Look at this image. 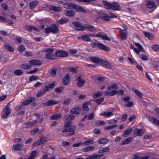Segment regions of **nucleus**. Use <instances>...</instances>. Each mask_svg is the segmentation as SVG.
I'll use <instances>...</instances> for the list:
<instances>
[{
	"mask_svg": "<svg viewBox=\"0 0 159 159\" xmlns=\"http://www.w3.org/2000/svg\"><path fill=\"white\" fill-rule=\"evenodd\" d=\"M139 57L144 61H146L148 59V57L145 54H142L139 56Z\"/></svg>",
	"mask_w": 159,
	"mask_h": 159,
	"instance_id": "nucleus-49",
	"label": "nucleus"
},
{
	"mask_svg": "<svg viewBox=\"0 0 159 159\" xmlns=\"http://www.w3.org/2000/svg\"><path fill=\"white\" fill-rule=\"evenodd\" d=\"M94 148L95 147L93 146H88L85 148H83L82 150L84 152H88L93 150Z\"/></svg>",
	"mask_w": 159,
	"mask_h": 159,
	"instance_id": "nucleus-42",
	"label": "nucleus"
},
{
	"mask_svg": "<svg viewBox=\"0 0 159 159\" xmlns=\"http://www.w3.org/2000/svg\"><path fill=\"white\" fill-rule=\"evenodd\" d=\"M143 33L144 36L149 39L152 40L154 38V35L151 33L144 31Z\"/></svg>",
	"mask_w": 159,
	"mask_h": 159,
	"instance_id": "nucleus-26",
	"label": "nucleus"
},
{
	"mask_svg": "<svg viewBox=\"0 0 159 159\" xmlns=\"http://www.w3.org/2000/svg\"><path fill=\"white\" fill-rule=\"evenodd\" d=\"M102 94V92H99L98 93L93 94V97L94 98H96L100 97Z\"/></svg>",
	"mask_w": 159,
	"mask_h": 159,
	"instance_id": "nucleus-57",
	"label": "nucleus"
},
{
	"mask_svg": "<svg viewBox=\"0 0 159 159\" xmlns=\"http://www.w3.org/2000/svg\"><path fill=\"white\" fill-rule=\"evenodd\" d=\"M49 8L52 10L57 12H60L62 11V9L60 7L50 6L49 7Z\"/></svg>",
	"mask_w": 159,
	"mask_h": 159,
	"instance_id": "nucleus-27",
	"label": "nucleus"
},
{
	"mask_svg": "<svg viewBox=\"0 0 159 159\" xmlns=\"http://www.w3.org/2000/svg\"><path fill=\"white\" fill-rule=\"evenodd\" d=\"M110 148L108 147H106L104 148H100L98 152L99 153H102L105 152H107L109 151Z\"/></svg>",
	"mask_w": 159,
	"mask_h": 159,
	"instance_id": "nucleus-38",
	"label": "nucleus"
},
{
	"mask_svg": "<svg viewBox=\"0 0 159 159\" xmlns=\"http://www.w3.org/2000/svg\"><path fill=\"white\" fill-rule=\"evenodd\" d=\"M146 117L148 119V120L152 123L156 125H159V121L155 118L150 116L148 114H146Z\"/></svg>",
	"mask_w": 159,
	"mask_h": 159,
	"instance_id": "nucleus-12",
	"label": "nucleus"
},
{
	"mask_svg": "<svg viewBox=\"0 0 159 159\" xmlns=\"http://www.w3.org/2000/svg\"><path fill=\"white\" fill-rule=\"evenodd\" d=\"M38 2L37 1H34L30 3L29 9H32L35 8L38 4Z\"/></svg>",
	"mask_w": 159,
	"mask_h": 159,
	"instance_id": "nucleus-32",
	"label": "nucleus"
},
{
	"mask_svg": "<svg viewBox=\"0 0 159 159\" xmlns=\"http://www.w3.org/2000/svg\"><path fill=\"white\" fill-rule=\"evenodd\" d=\"M75 127L73 126H69L66 127L65 129L62 130V132L63 133H68V134L70 135H72L75 133Z\"/></svg>",
	"mask_w": 159,
	"mask_h": 159,
	"instance_id": "nucleus-4",
	"label": "nucleus"
},
{
	"mask_svg": "<svg viewBox=\"0 0 159 159\" xmlns=\"http://www.w3.org/2000/svg\"><path fill=\"white\" fill-rule=\"evenodd\" d=\"M95 142L94 141V140L93 139H89L82 143V144L84 146H87L91 144H92Z\"/></svg>",
	"mask_w": 159,
	"mask_h": 159,
	"instance_id": "nucleus-31",
	"label": "nucleus"
},
{
	"mask_svg": "<svg viewBox=\"0 0 159 159\" xmlns=\"http://www.w3.org/2000/svg\"><path fill=\"white\" fill-rule=\"evenodd\" d=\"M68 21V19L65 17H63L59 20H57L56 23L58 25H62L67 23Z\"/></svg>",
	"mask_w": 159,
	"mask_h": 159,
	"instance_id": "nucleus-19",
	"label": "nucleus"
},
{
	"mask_svg": "<svg viewBox=\"0 0 159 159\" xmlns=\"http://www.w3.org/2000/svg\"><path fill=\"white\" fill-rule=\"evenodd\" d=\"M103 4L105 8L107 9H111V3H110L106 1H103Z\"/></svg>",
	"mask_w": 159,
	"mask_h": 159,
	"instance_id": "nucleus-36",
	"label": "nucleus"
},
{
	"mask_svg": "<svg viewBox=\"0 0 159 159\" xmlns=\"http://www.w3.org/2000/svg\"><path fill=\"white\" fill-rule=\"evenodd\" d=\"M62 116L61 113L57 114L52 116L50 119L52 120H58L61 118Z\"/></svg>",
	"mask_w": 159,
	"mask_h": 159,
	"instance_id": "nucleus-22",
	"label": "nucleus"
},
{
	"mask_svg": "<svg viewBox=\"0 0 159 159\" xmlns=\"http://www.w3.org/2000/svg\"><path fill=\"white\" fill-rule=\"evenodd\" d=\"M20 67L24 70L29 69L31 68V66L28 65L23 64L20 66Z\"/></svg>",
	"mask_w": 159,
	"mask_h": 159,
	"instance_id": "nucleus-48",
	"label": "nucleus"
},
{
	"mask_svg": "<svg viewBox=\"0 0 159 159\" xmlns=\"http://www.w3.org/2000/svg\"><path fill=\"white\" fill-rule=\"evenodd\" d=\"M117 126L116 125H111L108 126L104 128V129L105 130H107L111 129L114 128Z\"/></svg>",
	"mask_w": 159,
	"mask_h": 159,
	"instance_id": "nucleus-52",
	"label": "nucleus"
},
{
	"mask_svg": "<svg viewBox=\"0 0 159 159\" xmlns=\"http://www.w3.org/2000/svg\"><path fill=\"white\" fill-rule=\"evenodd\" d=\"M87 30L93 33H95L97 31V30L95 27L87 24L84 25V30Z\"/></svg>",
	"mask_w": 159,
	"mask_h": 159,
	"instance_id": "nucleus-11",
	"label": "nucleus"
},
{
	"mask_svg": "<svg viewBox=\"0 0 159 159\" xmlns=\"http://www.w3.org/2000/svg\"><path fill=\"white\" fill-rule=\"evenodd\" d=\"M14 74L17 75H21L23 73V72L22 70H16L14 71Z\"/></svg>",
	"mask_w": 159,
	"mask_h": 159,
	"instance_id": "nucleus-50",
	"label": "nucleus"
},
{
	"mask_svg": "<svg viewBox=\"0 0 159 159\" xmlns=\"http://www.w3.org/2000/svg\"><path fill=\"white\" fill-rule=\"evenodd\" d=\"M144 133V130L142 129H139L136 128L134 130V134L135 136H141Z\"/></svg>",
	"mask_w": 159,
	"mask_h": 159,
	"instance_id": "nucleus-14",
	"label": "nucleus"
},
{
	"mask_svg": "<svg viewBox=\"0 0 159 159\" xmlns=\"http://www.w3.org/2000/svg\"><path fill=\"white\" fill-rule=\"evenodd\" d=\"M64 88L62 87H60L55 89V91L57 93H60L62 92Z\"/></svg>",
	"mask_w": 159,
	"mask_h": 159,
	"instance_id": "nucleus-54",
	"label": "nucleus"
},
{
	"mask_svg": "<svg viewBox=\"0 0 159 159\" xmlns=\"http://www.w3.org/2000/svg\"><path fill=\"white\" fill-rule=\"evenodd\" d=\"M132 129L131 128L125 131L124 132V136L125 137H127L132 132Z\"/></svg>",
	"mask_w": 159,
	"mask_h": 159,
	"instance_id": "nucleus-40",
	"label": "nucleus"
},
{
	"mask_svg": "<svg viewBox=\"0 0 159 159\" xmlns=\"http://www.w3.org/2000/svg\"><path fill=\"white\" fill-rule=\"evenodd\" d=\"M38 79V77L34 76L32 75L29 78V81H32L33 80H35Z\"/></svg>",
	"mask_w": 159,
	"mask_h": 159,
	"instance_id": "nucleus-58",
	"label": "nucleus"
},
{
	"mask_svg": "<svg viewBox=\"0 0 159 159\" xmlns=\"http://www.w3.org/2000/svg\"><path fill=\"white\" fill-rule=\"evenodd\" d=\"M104 99V98L102 97L100 98L97 99L96 101L95 102L98 104H100L102 102Z\"/></svg>",
	"mask_w": 159,
	"mask_h": 159,
	"instance_id": "nucleus-60",
	"label": "nucleus"
},
{
	"mask_svg": "<svg viewBox=\"0 0 159 159\" xmlns=\"http://www.w3.org/2000/svg\"><path fill=\"white\" fill-rule=\"evenodd\" d=\"M29 63L33 66H40L42 64V61L36 59H33L29 61Z\"/></svg>",
	"mask_w": 159,
	"mask_h": 159,
	"instance_id": "nucleus-16",
	"label": "nucleus"
},
{
	"mask_svg": "<svg viewBox=\"0 0 159 159\" xmlns=\"http://www.w3.org/2000/svg\"><path fill=\"white\" fill-rule=\"evenodd\" d=\"M59 30L57 26L55 24L52 25L50 27L46 28L45 29V32L48 34L52 33L56 34L58 32Z\"/></svg>",
	"mask_w": 159,
	"mask_h": 159,
	"instance_id": "nucleus-3",
	"label": "nucleus"
},
{
	"mask_svg": "<svg viewBox=\"0 0 159 159\" xmlns=\"http://www.w3.org/2000/svg\"><path fill=\"white\" fill-rule=\"evenodd\" d=\"M56 70L55 69L52 70L50 72V75L51 76L54 77L56 75Z\"/></svg>",
	"mask_w": 159,
	"mask_h": 159,
	"instance_id": "nucleus-64",
	"label": "nucleus"
},
{
	"mask_svg": "<svg viewBox=\"0 0 159 159\" xmlns=\"http://www.w3.org/2000/svg\"><path fill=\"white\" fill-rule=\"evenodd\" d=\"M37 154V152L36 151H32L27 159H34L36 157Z\"/></svg>",
	"mask_w": 159,
	"mask_h": 159,
	"instance_id": "nucleus-39",
	"label": "nucleus"
},
{
	"mask_svg": "<svg viewBox=\"0 0 159 159\" xmlns=\"http://www.w3.org/2000/svg\"><path fill=\"white\" fill-rule=\"evenodd\" d=\"M98 47L104 51H108L109 50H110V49L107 47L99 42L98 43Z\"/></svg>",
	"mask_w": 159,
	"mask_h": 159,
	"instance_id": "nucleus-29",
	"label": "nucleus"
},
{
	"mask_svg": "<svg viewBox=\"0 0 159 159\" xmlns=\"http://www.w3.org/2000/svg\"><path fill=\"white\" fill-rule=\"evenodd\" d=\"M42 52L45 53V58L47 59H54L56 58V52L54 49L51 48H47L42 50Z\"/></svg>",
	"mask_w": 159,
	"mask_h": 159,
	"instance_id": "nucleus-2",
	"label": "nucleus"
},
{
	"mask_svg": "<svg viewBox=\"0 0 159 159\" xmlns=\"http://www.w3.org/2000/svg\"><path fill=\"white\" fill-rule=\"evenodd\" d=\"M103 65L105 67L111 69L113 67V66L111 64L107 61L104 62H103Z\"/></svg>",
	"mask_w": 159,
	"mask_h": 159,
	"instance_id": "nucleus-47",
	"label": "nucleus"
},
{
	"mask_svg": "<svg viewBox=\"0 0 159 159\" xmlns=\"http://www.w3.org/2000/svg\"><path fill=\"white\" fill-rule=\"evenodd\" d=\"M70 77L69 75H66L63 79V84L66 85L70 83Z\"/></svg>",
	"mask_w": 159,
	"mask_h": 159,
	"instance_id": "nucleus-25",
	"label": "nucleus"
},
{
	"mask_svg": "<svg viewBox=\"0 0 159 159\" xmlns=\"http://www.w3.org/2000/svg\"><path fill=\"white\" fill-rule=\"evenodd\" d=\"M88 103H84L83 105V110L84 112H82V114H84L86 113L87 112L89 111V108L88 107Z\"/></svg>",
	"mask_w": 159,
	"mask_h": 159,
	"instance_id": "nucleus-33",
	"label": "nucleus"
},
{
	"mask_svg": "<svg viewBox=\"0 0 159 159\" xmlns=\"http://www.w3.org/2000/svg\"><path fill=\"white\" fill-rule=\"evenodd\" d=\"M117 122V120L114 119H111L109 120L108 122V124H113L116 123Z\"/></svg>",
	"mask_w": 159,
	"mask_h": 159,
	"instance_id": "nucleus-59",
	"label": "nucleus"
},
{
	"mask_svg": "<svg viewBox=\"0 0 159 159\" xmlns=\"http://www.w3.org/2000/svg\"><path fill=\"white\" fill-rule=\"evenodd\" d=\"M98 16L102 20L105 21H108L110 20L109 16L104 13H99L98 14Z\"/></svg>",
	"mask_w": 159,
	"mask_h": 159,
	"instance_id": "nucleus-7",
	"label": "nucleus"
},
{
	"mask_svg": "<svg viewBox=\"0 0 159 159\" xmlns=\"http://www.w3.org/2000/svg\"><path fill=\"white\" fill-rule=\"evenodd\" d=\"M113 115V113L112 112L109 111L106 112L103 111L101 113L100 115V116H104L107 117H109L112 116Z\"/></svg>",
	"mask_w": 159,
	"mask_h": 159,
	"instance_id": "nucleus-35",
	"label": "nucleus"
},
{
	"mask_svg": "<svg viewBox=\"0 0 159 159\" xmlns=\"http://www.w3.org/2000/svg\"><path fill=\"white\" fill-rule=\"evenodd\" d=\"M75 118L74 116L72 115H67L65 116L63 118V121L66 122H69Z\"/></svg>",
	"mask_w": 159,
	"mask_h": 159,
	"instance_id": "nucleus-15",
	"label": "nucleus"
},
{
	"mask_svg": "<svg viewBox=\"0 0 159 159\" xmlns=\"http://www.w3.org/2000/svg\"><path fill=\"white\" fill-rule=\"evenodd\" d=\"M71 99L70 98H68L65 100L63 102V104L64 105H68L70 104L71 101Z\"/></svg>",
	"mask_w": 159,
	"mask_h": 159,
	"instance_id": "nucleus-56",
	"label": "nucleus"
},
{
	"mask_svg": "<svg viewBox=\"0 0 159 159\" xmlns=\"http://www.w3.org/2000/svg\"><path fill=\"white\" fill-rule=\"evenodd\" d=\"M25 49V47L23 45H21L18 48V50L20 52H22Z\"/></svg>",
	"mask_w": 159,
	"mask_h": 159,
	"instance_id": "nucleus-63",
	"label": "nucleus"
},
{
	"mask_svg": "<svg viewBox=\"0 0 159 159\" xmlns=\"http://www.w3.org/2000/svg\"><path fill=\"white\" fill-rule=\"evenodd\" d=\"M132 138L131 137H128L123 141L121 143V145H123L127 144L130 143L132 140Z\"/></svg>",
	"mask_w": 159,
	"mask_h": 159,
	"instance_id": "nucleus-30",
	"label": "nucleus"
},
{
	"mask_svg": "<svg viewBox=\"0 0 159 159\" xmlns=\"http://www.w3.org/2000/svg\"><path fill=\"white\" fill-rule=\"evenodd\" d=\"M111 9L115 11H119L120 9V5L116 2L111 3Z\"/></svg>",
	"mask_w": 159,
	"mask_h": 159,
	"instance_id": "nucleus-18",
	"label": "nucleus"
},
{
	"mask_svg": "<svg viewBox=\"0 0 159 159\" xmlns=\"http://www.w3.org/2000/svg\"><path fill=\"white\" fill-rule=\"evenodd\" d=\"M4 46L5 49L8 51L12 52L14 51V48L8 44H5Z\"/></svg>",
	"mask_w": 159,
	"mask_h": 159,
	"instance_id": "nucleus-41",
	"label": "nucleus"
},
{
	"mask_svg": "<svg viewBox=\"0 0 159 159\" xmlns=\"http://www.w3.org/2000/svg\"><path fill=\"white\" fill-rule=\"evenodd\" d=\"M59 102L58 101L55 99L49 100L46 102L43 103V105L45 106L49 107L57 104Z\"/></svg>",
	"mask_w": 159,
	"mask_h": 159,
	"instance_id": "nucleus-6",
	"label": "nucleus"
},
{
	"mask_svg": "<svg viewBox=\"0 0 159 159\" xmlns=\"http://www.w3.org/2000/svg\"><path fill=\"white\" fill-rule=\"evenodd\" d=\"M8 106H6V107L2 111V117L3 119L7 118L11 113V109L8 107Z\"/></svg>",
	"mask_w": 159,
	"mask_h": 159,
	"instance_id": "nucleus-5",
	"label": "nucleus"
},
{
	"mask_svg": "<svg viewBox=\"0 0 159 159\" xmlns=\"http://www.w3.org/2000/svg\"><path fill=\"white\" fill-rule=\"evenodd\" d=\"M114 95L118 94L119 95H122L124 94V91L123 90H120L119 91L116 90H113Z\"/></svg>",
	"mask_w": 159,
	"mask_h": 159,
	"instance_id": "nucleus-51",
	"label": "nucleus"
},
{
	"mask_svg": "<svg viewBox=\"0 0 159 159\" xmlns=\"http://www.w3.org/2000/svg\"><path fill=\"white\" fill-rule=\"evenodd\" d=\"M96 36L98 38H101L102 39L110 41L111 39L108 37L107 35L104 33H98V34H96Z\"/></svg>",
	"mask_w": 159,
	"mask_h": 159,
	"instance_id": "nucleus-8",
	"label": "nucleus"
},
{
	"mask_svg": "<svg viewBox=\"0 0 159 159\" xmlns=\"http://www.w3.org/2000/svg\"><path fill=\"white\" fill-rule=\"evenodd\" d=\"M120 33L121 37L123 39L125 40L127 38V33L126 31L118 29Z\"/></svg>",
	"mask_w": 159,
	"mask_h": 159,
	"instance_id": "nucleus-24",
	"label": "nucleus"
},
{
	"mask_svg": "<svg viewBox=\"0 0 159 159\" xmlns=\"http://www.w3.org/2000/svg\"><path fill=\"white\" fill-rule=\"evenodd\" d=\"M108 141V140L107 139L102 138L99 139L98 141V143L99 144H103L107 143Z\"/></svg>",
	"mask_w": 159,
	"mask_h": 159,
	"instance_id": "nucleus-45",
	"label": "nucleus"
},
{
	"mask_svg": "<svg viewBox=\"0 0 159 159\" xmlns=\"http://www.w3.org/2000/svg\"><path fill=\"white\" fill-rule=\"evenodd\" d=\"M135 45L137 47L140 51H143V47L139 43H134Z\"/></svg>",
	"mask_w": 159,
	"mask_h": 159,
	"instance_id": "nucleus-55",
	"label": "nucleus"
},
{
	"mask_svg": "<svg viewBox=\"0 0 159 159\" xmlns=\"http://www.w3.org/2000/svg\"><path fill=\"white\" fill-rule=\"evenodd\" d=\"M98 43L97 40L93 39L92 40L90 45L92 47L94 48L97 46L98 47Z\"/></svg>",
	"mask_w": 159,
	"mask_h": 159,
	"instance_id": "nucleus-43",
	"label": "nucleus"
},
{
	"mask_svg": "<svg viewBox=\"0 0 159 159\" xmlns=\"http://www.w3.org/2000/svg\"><path fill=\"white\" fill-rule=\"evenodd\" d=\"M132 90L136 95H137L138 97L140 98H142V94L140 91H139L136 89L133 88H132Z\"/></svg>",
	"mask_w": 159,
	"mask_h": 159,
	"instance_id": "nucleus-44",
	"label": "nucleus"
},
{
	"mask_svg": "<svg viewBox=\"0 0 159 159\" xmlns=\"http://www.w3.org/2000/svg\"><path fill=\"white\" fill-rule=\"evenodd\" d=\"M72 24L75 26L76 30L80 31H84V25L83 26L78 22H73Z\"/></svg>",
	"mask_w": 159,
	"mask_h": 159,
	"instance_id": "nucleus-13",
	"label": "nucleus"
},
{
	"mask_svg": "<svg viewBox=\"0 0 159 159\" xmlns=\"http://www.w3.org/2000/svg\"><path fill=\"white\" fill-rule=\"evenodd\" d=\"M146 6L147 7L149 8H151L154 7L155 4L153 2L149 1L147 2Z\"/></svg>",
	"mask_w": 159,
	"mask_h": 159,
	"instance_id": "nucleus-46",
	"label": "nucleus"
},
{
	"mask_svg": "<svg viewBox=\"0 0 159 159\" xmlns=\"http://www.w3.org/2000/svg\"><path fill=\"white\" fill-rule=\"evenodd\" d=\"M78 81L77 85L79 87H81L83 86L85 82V80L81 79L80 76H78L77 78Z\"/></svg>",
	"mask_w": 159,
	"mask_h": 159,
	"instance_id": "nucleus-20",
	"label": "nucleus"
},
{
	"mask_svg": "<svg viewBox=\"0 0 159 159\" xmlns=\"http://www.w3.org/2000/svg\"><path fill=\"white\" fill-rule=\"evenodd\" d=\"M64 13L65 16H68L73 17L75 15V11L74 10H65Z\"/></svg>",
	"mask_w": 159,
	"mask_h": 159,
	"instance_id": "nucleus-17",
	"label": "nucleus"
},
{
	"mask_svg": "<svg viewBox=\"0 0 159 159\" xmlns=\"http://www.w3.org/2000/svg\"><path fill=\"white\" fill-rule=\"evenodd\" d=\"M36 100V98L34 97H31L29 98L26 100L22 102L21 105L22 106H25L29 104L34 102Z\"/></svg>",
	"mask_w": 159,
	"mask_h": 159,
	"instance_id": "nucleus-9",
	"label": "nucleus"
},
{
	"mask_svg": "<svg viewBox=\"0 0 159 159\" xmlns=\"http://www.w3.org/2000/svg\"><path fill=\"white\" fill-rule=\"evenodd\" d=\"M45 93L44 91H42L39 92L36 95V97H39L42 95H43Z\"/></svg>",
	"mask_w": 159,
	"mask_h": 159,
	"instance_id": "nucleus-62",
	"label": "nucleus"
},
{
	"mask_svg": "<svg viewBox=\"0 0 159 159\" xmlns=\"http://www.w3.org/2000/svg\"><path fill=\"white\" fill-rule=\"evenodd\" d=\"M63 7L66 9H74L76 11L85 13L86 10L79 5L75 4L72 3L65 2L63 5Z\"/></svg>",
	"mask_w": 159,
	"mask_h": 159,
	"instance_id": "nucleus-1",
	"label": "nucleus"
},
{
	"mask_svg": "<svg viewBox=\"0 0 159 159\" xmlns=\"http://www.w3.org/2000/svg\"><path fill=\"white\" fill-rule=\"evenodd\" d=\"M23 145L22 144H17L12 146V148L13 150H17L18 151H20Z\"/></svg>",
	"mask_w": 159,
	"mask_h": 159,
	"instance_id": "nucleus-23",
	"label": "nucleus"
},
{
	"mask_svg": "<svg viewBox=\"0 0 159 159\" xmlns=\"http://www.w3.org/2000/svg\"><path fill=\"white\" fill-rule=\"evenodd\" d=\"M80 110V108L79 107H75L72 109L70 111L71 114L78 115L79 114Z\"/></svg>",
	"mask_w": 159,
	"mask_h": 159,
	"instance_id": "nucleus-21",
	"label": "nucleus"
},
{
	"mask_svg": "<svg viewBox=\"0 0 159 159\" xmlns=\"http://www.w3.org/2000/svg\"><path fill=\"white\" fill-rule=\"evenodd\" d=\"M152 48L155 51L159 52V47L156 44L153 45L152 46Z\"/></svg>",
	"mask_w": 159,
	"mask_h": 159,
	"instance_id": "nucleus-53",
	"label": "nucleus"
},
{
	"mask_svg": "<svg viewBox=\"0 0 159 159\" xmlns=\"http://www.w3.org/2000/svg\"><path fill=\"white\" fill-rule=\"evenodd\" d=\"M90 60L93 62L95 63H98L101 62V60L99 58L94 57H90L89 58Z\"/></svg>",
	"mask_w": 159,
	"mask_h": 159,
	"instance_id": "nucleus-37",
	"label": "nucleus"
},
{
	"mask_svg": "<svg viewBox=\"0 0 159 159\" xmlns=\"http://www.w3.org/2000/svg\"><path fill=\"white\" fill-rule=\"evenodd\" d=\"M103 156L102 154H94L86 158V159H99Z\"/></svg>",
	"mask_w": 159,
	"mask_h": 159,
	"instance_id": "nucleus-28",
	"label": "nucleus"
},
{
	"mask_svg": "<svg viewBox=\"0 0 159 159\" xmlns=\"http://www.w3.org/2000/svg\"><path fill=\"white\" fill-rule=\"evenodd\" d=\"M80 39L85 42H90L91 39L87 35H82L80 37Z\"/></svg>",
	"mask_w": 159,
	"mask_h": 159,
	"instance_id": "nucleus-34",
	"label": "nucleus"
},
{
	"mask_svg": "<svg viewBox=\"0 0 159 159\" xmlns=\"http://www.w3.org/2000/svg\"><path fill=\"white\" fill-rule=\"evenodd\" d=\"M105 123L104 121L102 120H98L97 121L96 124L97 125L100 126L104 125Z\"/></svg>",
	"mask_w": 159,
	"mask_h": 159,
	"instance_id": "nucleus-61",
	"label": "nucleus"
},
{
	"mask_svg": "<svg viewBox=\"0 0 159 159\" xmlns=\"http://www.w3.org/2000/svg\"><path fill=\"white\" fill-rule=\"evenodd\" d=\"M68 55V53L63 50H58L56 52V57H66Z\"/></svg>",
	"mask_w": 159,
	"mask_h": 159,
	"instance_id": "nucleus-10",
	"label": "nucleus"
}]
</instances>
